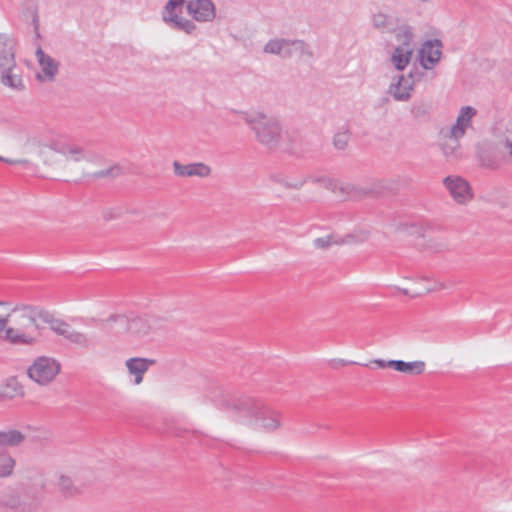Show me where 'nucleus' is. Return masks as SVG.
Here are the masks:
<instances>
[{"label": "nucleus", "instance_id": "f257e3e1", "mask_svg": "<svg viewBox=\"0 0 512 512\" xmlns=\"http://www.w3.org/2000/svg\"><path fill=\"white\" fill-rule=\"evenodd\" d=\"M22 307H38L37 305H30L19 303L12 309L13 314H19L17 325L15 327H7L9 316L6 315L0 318V327L4 331L2 339L14 346H28L33 347L40 343L42 337L43 327L38 323L39 317H35V323L25 322L23 317L25 312L21 310Z\"/></svg>", "mask_w": 512, "mask_h": 512}, {"label": "nucleus", "instance_id": "f03ea898", "mask_svg": "<svg viewBox=\"0 0 512 512\" xmlns=\"http://www.w3.org/2000/svg\"><path fill=\"white\" fill-rule=\"evenodd\" d=\"M21 310L25 312V322L35 323V317H39L43 323L50 325L55 334L63 336L70 343L87 350L93 346L87 334L72 329L67 322L55 318L48 310L42 307H22Z\"/></svg>", "mask_w": 512, "mask_h": 512}, {"label": "nucleus", "instance_id": "7ed1b4c3", "mask_svg": "<svg viewBox=\"0 0 512 512\" xmlns=\"http://www.w3.org/2000/svg\"><path fill=\"white\" fill-rule=\"evenodd\" d=\"M243 121L255 133L257 141L269 149H275L281 138V127L278 120L259 111H237Z\"/></svg>", "mask_w": 512, "mask_h": 512}, {"label": "nucleus", "instance_id": "20e7f679", "mask_svg": "<svg viewBox=\"0 0 512 512\" xmlns=\"http://www.w3.org/2000/svg\"><path fill=\"white\" fill-rule=\"evenodd\" d=\"M225 406L254 419L256 422H261V426L267 431L276 430L280 426V414L251 397L243 396L226 400Z\"/></svg>", "mask_w": 512, "mask_h": 512}, {"label": "nucleus", "instance_id": "39448f33", "mask_svg": "<svg viewBox=\"0 0 512 512\" xmlns=\"http://www.w3.org/2000/svg\"><path fill=\"white\" fill-rule=\"evenodd\" d=\"M61 364L52 357L39 356L28 368V376L40 385L52 382L60 373Z\"/></svg>", "mask_w": 512, "mask_h": 512}, {"label": "nucleus", "instance_id": "423d86ee", "mask_svg": "<svg viewBox=\"0 0 512 512\" xmlns=\"http://www.w3.org/2000/svg\"><path fill=\"white\" fill-rule=\"evenodd\" d=\"M37 504L28 494L9 489L0 495V512H36Z\"/></svg>", "mask_w": 512, "mask_h": 512}, {"label": "nucleus", "instance_id": "0eeeda50", "mask_svg": "<svg viewBox=\"0 0 512 512\" xmlns=\"http://www.w3.org/2000/svg\"><path fill=\"white\" fill-rule=\"evenodd\" d=\"M390 189L386 180H374L365 186H356L346 183L340 187V192L347 195L349 199L361 200L367 197H379Z\"/></svg>", "mask_w": 512, "mask_h": 512}, {"label": "nucleus", "instance_id": "6e6552de", "mask_svg": "<svg viewBox=\"0 0 512 512\" xmlns=\"http://www.w3.org/2000/svg\"><path fill=\"white\" fill-rule=\"evenodd\" d=\"M163 320L155 316L128 317V333L137 338L146 337L163 328Z\"/></svg>", "mask_w": 512, "mask_h": 512}, {"label": "nucleus", "instance_id": "1a4fd4ad", "mask_svg": "<svg viewBox=\"0 0 512 512\" xmlns=\"http://www.w3.org/2000/svg\"><path fill=\"white\" fill-rule=\"evenodd\" d=\"M92 323H96L102 331L107 335L119 337L128 333V316L124 314H111L106 319H91Z\"/></svg>", "mask_w": 512, "mask_h": 512}, {"label": "nucleus", "instance_id": "9d476101", "mask_svg": "<svg viewBox=\"0 0 512 512\" xmlns=\"http://www.w3.org/2000/svg\"><path fill=\"white\" fill-rule=\"evenodd\" d=\"M186 10L197 22H210L216 17V7L211 0H190Z\"/></svg>", "mask_w": 512, "mask_h": 512}, {"label": "nucleus", "instance_id": "9b49d317", "mask_svg": "<svg viewBox=\"0 0 512 512\" xmlns=\"http://www.w3.org/2000/svg\"><path fill=\"white\" fill-rule=\"evenodd\" d=\"M412 37L413 35L409 28H406L403 32L404 40L402 44L397 46L392 53L391 62L399 71H403L411 60L413 54V50L411 48Z\"/></svg>", "mask_w": 512, "mask_h": 512}, {"label": "nucleus", "instance_id": "f8f14e48", "mask_svg": "<svg viewBox=\"0 0 512 512\" xmlns=\"http://www.w3.org/2000/svg\"><path fill=\"white\" fill-rule=\"evenodd\" d=\"M443 44L439 39L426 40L419 51L421 65L424 69H430L437 64L442 55Z\"/></svg>", "mask_w": 512, "mask_h": 512}, {"label": "nucleus", "instance_id": "ddd939ff", "mask_svg": "<svg viewBox=\"0 0 512 512\" xmlns=\"http://www.w3.org/2000/svg\"><path fill=\"white\" fill-rule=\"evenodd\" d=\"M443 183L458 203H464L472 197L469 183L460 176H447Z\"/></svg>", "mask_w": 512, "mask_h": 512}, {"label": "nucleus", "instance_id": "4468645a", "mask_svg": "<svg viewBox=\"0 0 512 512\" xmlns=\"http://www.w3.org/2000/svg\"><path fill=\"white\" fill-rule=\"evenodd\" d=\"M174 173L180 177H208L211 174V168L202 162L183 165L178 161L173 162Z\"/></svg>", "mask_w": 512, "mask_h": 512}, {"label": "nucleus", "instance_id": "2eb2a0df", "mask_svg": "<svg viewBox=\"0 0 512 512\" xmlns=\"http://www.w3.org/2000/svg\"><path fill=\"white\" fill-rule=\"evenodd\" d=\"M157 361L150 358L133 357L126 360V367L130 374L135 376L134 383L139 385L143 381L144 374L149 367L155 365Z\"/></svg>", "mask_w": 512, "mask_h": 512}, {"label": "nucleus", "instance_id": "dca6fc26", "mask_svg": "<svg viewBox=\"0 0 512 512\" xmlns=\"http://www.w3.org/2000/svg\"><path fill=\"white\" fill-rule=\"evenodd\" d=\"M14 41L5 34H0V69L15 68Z\"/></svg>", "mask_w": 512, "mask_h": 512}, {"label": "nucleus", "instance_id": "f3484780", "mask_svg": "<svg viewBox=\"0 0 512 512\" xmlns=\"http://www.w3.org/2000/svg\"><path fill=\"white\" fill-rule=\"evenodd\" d=\"M477 113L476 109L471 106H464L461 108L457 117L456 123L450 128V135L455 138H462L465 134L466 128L470 125L471 119Z\"/></svg>", "mask_w": 512, "mask_h": 512}, {"label": "nucleus", "instance_id": "a211bd4d", "mask_svg": "<svg viewBox=\"0 0 512 512\" xmlns=\"http://www.w3.org/2000/svg\"><path fill=\"white\" fill-rule=\"evenodd\" d=\"M27 438V435L20 430H0V449L7 450V447L20 446Z\"/></svg>", "mask_w": 512, "mask_h": 512}, {"label": "nucleus", "instance_id": "6ab92c4d", "mask_svg": "<svg viewBox=\"0 0 512 512\" xmlns=\"http://www.w3.org/2000/svg\"><path fill=\"white\" fill-rule=\"evenodd\" d=\"M36 56L45 77L48 80H53L58 73L59 62H57L51 56L45 54L40 47L36 50Z\"/></svg>", "mask_w": 512, "mask_h": 512}, {"label": "nucleus", "instance_id": "aec40b11", "mask_svg": "<svg viewBox=\"0 0 512 512\" xmlns=\"http://www.w3.org/2000/svg\"><path fill=\"white\" fill-rule=\"evenodd\" d=\"M372 23L374 28L382 33H392L396 31L399 20L396 17L379 12L373 15Z\"/></svg>", "mask_w": 512, "mask_h": 512}, {"label": "nucleus", "instance_id": "412c9836", "mask_svg": "<svg viewBox=\"0 0 512 512\" xmlns=\"http://www.w3.org/2000/svg\"><path fill=\"white\" fill-rule=\"evenodd\" d=\"M1 83L15 90H23L24 83L17 68L0 69Z\"/></svg>", "mask_w": 512, "mask_h": 512}, {"label": "nucleus", "instance_id": "4be33fe9", "mask_svg": "<svg viewBox=\"0 0 512 512\" xmlns=\"http://www.w3.org/2000/svg\"><path fill=\"white\" fill-rule=\"evenodd\" d=\"M166 24L174 30L183 31L189 35H192L197 29L196 24L192 20L183 18L178 14L173 15V17H169Z\"/></svg>", "mask_w": 512, "mask_h": 512}, {"label": "nucleus", "instance_id": "5701e85b", "mask_svg": "<svg viewBox=\"0 0 512 512\" xmlns=\"http://www.w3.org/2000/svg\"><path fill=\"white\" fill-rule=\"evenodd\" d=\"M432 105L428 102H415L410 109V113L416 120L428 121L431 116Z\"/></svg>", "mask_w": 512, "mask_h": 512}, {"label": "nucleus", "instance_id": "b1692460", "mask_svg": "<svg viewBox=\"0 0 512 512\" xmlns=\"http://www.w3.org/2000/svg\"><path fill=\"white\" fill-rule=\"evenodd\" d=\"M15 467V460L8 450L0 449V478L12 475Z\"/></svg>", "mask_w": 512, "mask_h": 512}, {"label": "nucleus", "instance_id": "393cba45", "mask_svg": "<svg viewBox=\"0 0 512 512\" xmlns=\"http://www.w3.org/2000/svg\"><path fill=\"white\" fill-rule=\"evenodd\" d=\"M59 491L65 497H73L80 494V489L74 485L72 479L69 476L61 475L58 480Z\"/></svg>", "mask_w": 512, "mask_h": 512}, {"label": "nucleus", "instance_id": "a878e982", "mask_svg": "<svg viewBox=\"0 0 512 512\" xmlns=\"http://www.w3.org/2000/svg\"><path fill=\"white\" fill-rule=\"evenodd\" d=\"M353 239V235L348 234L345 238H335L333 235H329L326 237L316 238L314 240V246L317 249H328L332 244H343L348 243Z\"/></svg>", "mask_w": 512, "mask_h": 512}, {"label": "nucleus", "instance_id": "bb28decb", "mask_svg": "<svg viewBox=\"0 0 512 512\" xmlns=\"http://www.w3.org/2000/svg\"><path fill=\"white\" fill-rule=\"evenodd\" d=\"M448 138L449 140L441 145V149L446 158L455 159L458 157V151L460 148V138H455L454 136H451L450 132L448 133Z\"/></svg>", "mask_w": 512, "mask_h": 512}, {"label": "nucleus", "instance_id": "cd10ccee", "mask_svg": "<svg viewBox=\"0 0 512 512\" xmlns=\"http://www.w3.org/2000/svg\"><path fill=\"white\" fill-rule=\"evenodd\" d=\"M289 46V39L276 38L269 40L263 48L265 53L281 56L283 48Z\"/></svg>", "mask_w": 512, "mask_h": 512}, {"label": "nucleus", "instance_id": "c85d7f7f", "mask_svg": "<svg viewBox=\"0 0 512 512\" xmlns=\"http://www.w3.org/2000/svg\"><path fill=\"white\" fill-rule=\"evenodd\" d=\"M387 93L390 94L394 98V100L400 101V102L409 101L412 97V94L407 92L400 85H398V83L396 81H393L389 85Z\"/></svg>", "mask_w": 512, "mask_h": 512}, {"label": "nucleus", "instance_id": "c756f323", "mask_svg": "<svg viewBox=\"0 0 512 512\" xmlns=\"http://www.w3.org/2000/svg\"><path fill=\"white\" fill-rule=\"evenodd\" d=\"M185 0H169L166 5L164 6V9L162 11V19L166 23L167 19L169 17H173V15H177L175 12L177 8L181 10L182 6L184 5Z\"/></svg>", "mask_w": 512, "mask_h": 512}, {"label": "nucleus", "instance_id": "7c9ffc66", "mask_svg": "<svg viewBox=\"0 0 512 512\" xmlns=\"http://www.w3.org/2000/svg\"><path fill=\"white\" fill-rule=\"evenodd\" d=\"M425 370V363L423 361L405 362L403 364L402 373L409 375H420Z\"/></svg>", "mask_w": 512, "mask_h": 512}, {"label": "nucleus", "instance_id": "2f4dec72", "mask_svg": "<svg viewBox=\"0 0 512 512\" xmlns=\"http://www.w3.org/2000/svg\"><path fill=\"white\" fill-rule=\"evenodd\" d=\"M350 140V132L348 129L337 132L333 137V145L338 150H344Z\"/></svg>", "mask_w": 512, "mask_h": 512}, {"label": "nucleus", "instance_id": "473e14b6", "mask_svg": "<svg viewBox=\"0 0 512 512\" xmlns=\"http://www.w3.org/2000/svg\"><path fill=\"white\" fill-rule=\"evenodd\" d=\"M123 174V168L119 164H115L112 167L104 170H100L94 173V178L111 177L116 178Z\"/></svg>", "mask_w": 512, "mask_h": 512}, {"label": "nucleus", "instance_id": "72a5a7b5", "mask_svg": "<svg viewBox=\"0 0 512 512\" xmlns=\"http://www.w3.org/2000/svg\"><path fill=\"white\" fill-rule=\"evenodd\" d=\"M396 82L407 92L411 93L414 90L416 79H412L411 75H400L397 77Z\"/></svg>", "mask_w": 512, "mask_h": 512}, {"label": "nucleus", "instance_id": "f704fd0d", "mask_svg": "<svg viewBox=\"0 0 512 512\" xmlns=\"http://www.w3.org/2000/svg\"><path fill=\"white\" fill-rule=\"evenodd\" d=\"M289 46H293L295 51H299L300 54H306L310 57L313 56V53L310 50L309 45L303 40H290L289 39Z\"/></svg>", "mask_w": 512, "mask_h": 512}, {"label": "nucleus", "instance_id": "c9c22d12", "mask_svg": "<svg viewBox=\"0 0 512 512\" xmlns=\"http://www.w3.org/2000/svg\"><path fill=\"white\" fill-rule=\"evenodd\" d=\"M313 182L323 183L327 189H330L334 192H336L337 190L340 191V187L343 185V184H339L338 182H336L333 179L324 178V177L315 178V179H313Z\"/></svg>", "mask_w": 512, "mask_h": 512}, {"label": "nucleus", "instance_id": "e433bc0d", "mask_svg": "<svg viewBox=\"0 0 512 512\" xmlns=\"http://www.w3.org/2000/svg\"><path fill=\"white\" fill-rule=\"evenodd\" d=\"M72 145L73 144L70 143H57L52 146V149L57 153L69 155V152H71Z\"/></svg>", "mask_w": 512, "mask_h": 512}, {"label": "nucleus", "instance_id": "4c0bfd02", "mask_svg": "<svg viewBox=\"0 0 512 512\" xmlns=\"http://www.w3.org/2000/svg\"><path fill=\"white\" fill-rule=\"evenodd\" d=\"M69 155L73 157V160L79 162L85 158L84 151L80 146L72 145L71 152Z\"/></svg>", "mask_w": 512, "mask_h": 512}, {"label": "nucleus", "instance_id": "58836bf2", "mask_svg": "<svg viewBox=\"0 0 512 512\" xmlns=\"http://www.w3.org/2000/svg\"><path fill=\"white\" fill-rule=\"evenodd\" d=\"M119 209H107L103 211V218L106 221L118 218L120 216Z\"/></svg>", "mask_w": 512, "mask_h": 512}, {"label": "nucleus", "instance_id": "ea45409f", "mask_svg": "<svg viewBox=\"0 0 512 512\" xmlns=\"http://www.w3.org/2000/svg\"><path fill=\"white\" fill-rule=\"evenodd\" d=\"M305 183V180H300L298 182H289L287 180H284V184L283 186H285L286 188H293V189H300L303 184Z\"/></svg>", "mask_w": 512, "mask_h": 512}, {"label": "nucleus", "instance_id": "a19ab883", "mask_svg": "<svg viewBox=\"0 0 512 512\" xmlns=\"http://www.w3.org/2000/svg\"><path fill=\"white\" fill-rule=\"evenodd\" d=\"M407 75H411L412 79H416L417 82L421 80L423 72L419 71L417 67H414L412 70H410V72Z\"/></svg>", "mask_w": 512, "mask_h": 512}, {"label": "nucleus", "instance_id": "79ce46f5", "mask_svg": "<svg viewBox=\"0 0 512 512\" xmlns=\"http://www.w3.org/2000/svg\"><path fill=\"white\" fill-rule=\"evenodd\" d=\"M481 163H482V166H485V167H488V168H491V169H496L497 168L496 161L491 160V159L486 160L484 157H482L481 158Z\"/></svg>", "mask_w": 512, "mask_h": 512}, {"label": "nucleus", "instance_id": "37998d69", "mask_svg": "<svg viewBox=\"0 0 512 512\" xmlns=\"http://www.w3.org/2000/svg\"><path fill=\"white\" fill-rule=\"evenodd\" d=\"M32 22H33L34 30H35L37 36H39V33H38V29H39V16H38L37 10H35V12H34Z\"/></svg>", "mask_w": 512, "mask_h": 512}, {"label": "nucleus", "instance_id": "c03bdc74", "mask_svg": "<svg viewBox=\"0 0 512 512\" xmlns=\"http://www.w3.org/2000/svg\"><path fill=\"white\" fill-rule=\"evenodd\" d=\"M291 47L292 46H286L285 48H283L282 54H281L282 58H290L292 56L293 50Z\"/></svg>", "mask_w": 512, "mask_h": 512}, {"label": "nucleus", "instance_id": "a18cd8bd", "mask_svg": "<svg viewBox=\"0 0 512 512\" xmlns=\"http://www.w3.org/2000/svg\"><path fill=\"white\" fill-rule=\"evenodd\" d=\"M350 362L348 361H345V360H332L331 361V366L333 368H338L339 366H344V365H347L349 364Z\"/></svg>", "mask_w": 512, "mask_h": 512}, {"label": "nucleus", "instance_id": "49530a36", "mask_svg": "<svg viewBox=\"0 0 512 512\" xmlns=\"http://www.w3.org/2000/svg\"><path fill=\"white\" fill-rule=\"evenodd\" d=\"M403 364H404L403 360H394L393 369L398 372H401L403 369Z\"/></svg>", "mask_w": 512, "mask_h": 512}, {"label": "nucleus", "instance_id": "de8ad7c7", "mask_svg": "<svg viewBox=\"0 0 512 512\" xmlns=\"http://www.w3.org/2000/svg\"><path fill=\"white\" fill-rule=\"evenodd\" d=\"M374 363L380 368H386V361L382 359L374 360Z\"/></svg>", "mask_w": 512, "mask_h": 512}, {"label": "nucleus", "instance_id": "09e8293b", "mask_svg": "<svg viewBox=\"0 0 512 512\" xmlns=\"http://www.w3.org/2000/svg\"><path fill=\"white\" fill-rule=\"evenodd\" d=\"M505 147L509 150V153L512 156V140L507 138L505 140Z\"/></svg>", "mask_w": 512, "mask_h": 512}, {"label": "nucleus", "instance_id": "8fccbe9b", "mask_svg": "<svg viewBox=\"0 0 512 512\" xmlns=\"http://www.w3.org/2000/svg\"><path fill=\"white\" fill-rule=\"evenodd\" d=\"M272 180L277 182V183H279V184H281V185H283L285 179H283L281 177H278V176H272Z\"/></svg>", "mask_w": 512, "mask_h": 512}, {"label": "nucleus", "instance_id": "3c124183", "mask_svg": "<svg viewBox=\"0 0 512 512\" xmlns=\"http://www.w3.org/2000/svg\"><path fill=\"white\" fill-rule=\"evenodd\" d=\"M0 161H1V162L8 163V164H14V163H16L15 161L10 160V159H7V158H4V157H2V156H0Z\"/></svg>", "mask_w": 512, "mask_h": 512}, {"label": "nucleus", "instance_id": "603ef678", "mask_svg": "<svg viewBox=\"0 0 512 512\" xmlns=\"http://www.w3.org/2000/svg\"><path fill=\"white\" fill-rule=\"evenodd\" d=\"M183 433H188V431H187V430H177V431L175 432V435H176L177 437H183Z\"/></svg>", "mask_w": 512, "mask_h": 512}, {"label": "nucleus", "instance_id": "864d4df0", "mask_svg": "<svg viewBox=\"0 0 512 512\" xmlns=\"http://www.w3.org/2000/svg\"><path fill=\"white\" fill-rule=\"evenodd\" d=\"M393 363H394V360H388L386 361V368L389 367V368H393Z\"/></svg>", "mask_w": 512, "mask_h": 512}, {"label": "nucleus", "instance_id": "5fc2aeb1", "mask_svg": "<svg viewBox=\"0 0 512 512\" xmlns=\"http://www.w3.org/2000/svg\"><path fill=\"white\" fill-rule=\"evenodd\" d=\"M8 396L6 393L0 391V402L3 401L4 399H6Z\"/></svg>", "mask_w": 512, "mask_h": 512}, {"label": "nucleus", "instance_id": "6e6d98bb", "mask_svg": "<svg viewBox=\"0 0 512 512\" xmlns=\"http://www.w3.org/2000/svg\"><path fill=\"white\" fill-rule=\"evenodd\" d=\"M446 247H447V246H446V244L441 243V244H439V246H438V251H441V250H443V249H446Z\"/></svg>", "mask_w": 512, "mask_h": 512}, {"label": "nucleus", "instance_id": "4d7b16f0", "mask_svg": "<svg viewBox=\"0 0 512 512\" xmlns=\"http://www.w3.org/2000/svg\"><path fill=\"white\" fill-rule=\"evenodd\" d=\"M400 291H401L404 295H408V291H407V289H401Z\"/></svg>", "mask_w": 512, "mask_h": 512}, {"label": "nucleus", "instance_id": "13d9d810", "mask_svg": "<svg viewBox=\"0 0 512 512\" xmlns=\"http://www.w3.org/2000/svg\"><path fill=\"white\" fill-rule=\"evenodd\" d=\"M37 78H38L39 80H43V78H42V76H41L40 74H37Z\"/></svg>", "mask_w": 512, "mask_h": 512}, {"label": "nucleus", "instance_id": "bf43d9fd", "mask_svg": "<svg viewBox=\"0 0 512 512\" xmlns=\"http://www.w3.org/2000/svg\"><path fill=\"white\" fill-rule=\"evenodd\" d=\"M11 383H14V384H17L16 380L15 379H11L10 380Z\"/></svg>", "mask_w": 512, "mask_h": 512}, {"label": "nucleus", "instance_id": "052dcab7", "mask_svg": "<svg viewBox=\"0 0 512 512\" xmlns=\"http://www.w3.org/2000/svg\"><path fill=\"white\" fill-rule=\"evenodd\" d=\"M382 101H383V102H388V101H389V99H388V98H383V100H382Z\"/></svg>", "mask_w": 512, "mask_h": 512}, {"label": "nucleus", "instance_id": "680f3d73", "mask_svg": "<svg viewBox=\"0 0 512 512\" xmlns=\"http://www.w3.org/2000/svg\"><path fill=\"white\" fill-rule=\"evenodd\" d=\"M420 2H423V3H426L428 2L429 0H419Z\"/></svg>", "mask_w": 512, "mask_h": 512}, {"label": "nucleus", "instance_id": "e2e57ef3", "mask_svg": "<svg viewBox=\"0 0 512 512\" xmlns=\"http://www.w3.org/2000/svg\"><path fill=\"white\" fill-rule=\"evenodd\" d=\"M2 332H4V331H3V330H2V328L0 327V334H1Z\"/></svg>", "mask_w": 512, "mask_h": 512}, {"label": "nucleus", "instance_id": "0e129e2a", "mask_svg": "<svg viewBox=\"0 0 512 512\" xmlns=\"http://www.w3.org/2000/svg\"><path fill=\"white\" fill-rule=\"evenodd\" d=\"M3 304H4V302L0 301V305H3Z\"/></svg>", "mask_w": 512, "mask_h": 512}]
</instances>
